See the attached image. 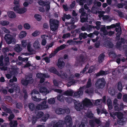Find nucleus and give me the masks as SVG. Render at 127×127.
<instances>
[{
  "instance_id": "f257e3e1",
  "label": "nucleus",
  "mask_w": 127,
  "mask_h": 127,
  "mask_svg": "<svg viewBox=\"0 0 127 127\" xmlns=\"http://www.w3.org/2000/svg\"><path fill=\"white\" fill-rule=\"evenodd\" d=\"M49 21L51 30L53 31H55L58 28L59 21L52 19H50Z\"/></svg>"
},
{
  "instance_id": "f03ea898",
  "label": "nucleus",
  "mask_w": 127,
  "mask_h": 127,
  "mask_svg": "<svg viewBox=\"0 0 127 127\" xmlns=\"http://www.w3.org/2000/svg\"><path fill=\"white\" fill-rule=\"evenodd\" d=\"M106 83L105 79L103 78L98 79L95 83V85L97 89H102L104 87Z\"/></svg>"
},
{
  "instance_id": "7ed1b4c3",
  "label": "nucleus",
  "mask_w": 127,
  "mask_h": 127,
  "mask_svg": "<svg viewBox=\"0 0 127 127\" xmlns=\"http://www.w3.org/2000/svg\"><path fill=\"white\" fill-rule=\"evenodd\" d=\"M4 39L6 43L10 44L12 43H15L16 41V39L13 38V36L9 34H7L5 35Z\"/></svg>"
},
{
  "instance_id": "20e7f679",
  "label": "nucleus",
  "mask_w": 127,
  "mask_h": 127,
  "mask_svg": "<svg viewBox=\"0 0 127 127\" xmlns=\"http://www.w3.org/2000/svg\"><path fill=\"white\" fill-rule=\"evenodd\" d=\"M64 123H65L67 127H71L72 125V120L71 117L67 115L64 118Z\"/></svg>"
},
{
  "instance_id": "39448f33",
  "label": "nucleus",
  "mask_w": 127,
  "mask_h": 127,
  "mask_svg": "<svg viewBox=\"0 0 127 127\" xmlns=\"http://www.w3.org/2000/svg\"><path fill=\"white\" fill-rule=\"evenodd\" d=\"M34 94H37L39 93V92L38 91L35 89L33 90L32 92L31 93V95H32V99L35 101H40L41 100H43L46 99L47 97H46L45 98L41 99L40 98H37L35 96H33V93Z\"/></svg>"
},
{
  "instance_id": "423d86ee",
  "label": "nucleus",
  "mask_w": 127,
  "mask_h": 127,
  "mask_svg": "<svg viewBox=\"0 0 127 127\" xmlns=\"http://www.w3.org/2000/svg\"><path fill=\"white\" fill-rule=\"evenodd\" d=\"M52 127H62L64 125V122L63 120H60L57 122H52Z\"/></svg>"
},
{
  "instance_id": "0eeeda50",
  "label": "nucleus",
  "mask_w": 127,
  "mask_h": 127,
  "mask_svg": "<svg viewBox=\"0 0 127 127\" xmlns=\"http://www.w3.org/2000/svg\"><path fill=\"white\" fill-rule=\"evenodd\" d=\"M100 30L103 32V34L105 35H109L111 36L114 34V32L112 31H110L108 32L106 30V28L105 26L101 28Z\"/></svg>"
},
{
  "instance_id": "6e6552de",
  "label": "nucleus",
  "mask_w": 127,
  "mask_h": 127,
  "mask_svg": "<svg viewBox=\"0 0 127 127\" xmlns=\"http://www.w3.org/2000/svg\"><path fill=\"white\" fill-rule=\"evenodd\" d=\"M83 89H81L80 87L78 91L74 93L73 97L76 98L80 97L83 94Z\"/></svg>"
},
{
  "instance_id": "1a4fd4ad",
  "label": "nucleus",
  "mask_w": 127,
  "mask_h": 127,
  "mask_svg": "<svg viewBox=\"0 0 127 127\" xmlns=\"http://www.w3.org/2000/svg\"><path fill=\"white\" fill-rule=\"evenodd\" d=\"M65 64L62 58H59L58 60L57 65L60 68L62 69L64 67Z\"/></svg>"
},
{
  "instance_id": "9d476101",
  "label": "nucleus",
  "mask_w": 127,
  "mask_h": 127,
  "mask_svg": "<svg viewBox=\"0 0 127 127\" xmlns=\"http://www.w3.org/2000/svg\"><path fill=\"white\" fill-rule=\"evenodd\" d=\"M84 107V105L81 103L76 102L75 103V108L77 111H80Z\"/></svg>"
},
{
  "instance_id": "9b49d317",
  "label": "nucleus",
  "mask_w": 127,
  "mask_h": 127,
  "mask_svg": "<svg viewBox=\"0 0 127 127\" xmlns=\"http://www.w3.org/2000/svg\"><path fill=\"white\" fill-rule=\"evenodd\" d=\"M83 104L84 106H89L92 105L93 103L90 100L87 98H85L83 101Z\"/></svg>"
},
{
  "instance_id": "f8f14e48",
  "label": "nucleus",
  "mask_w": 127,
  "mask_h": 127,
  "mask_svg": "<svg viewBox=\"0 0 127 127\" xmlns=\"http://www.w3.org/2000/svg\"><path fill=\"white\" fill-rule=\"evenodd\" d=\"M40 93L46 95L49 93V91L48 89L46 87H41L39 89Z\"/></svg>"
},
{
  "instance_id": "ddd939ff",
  "label": "nucleus",
  "mask_w": 127,
  "mask_h": 127,
  "mask_svg": "<svg viewBox=\"0 0 127 127\" xmlns=\"http://www.w3.org/2000/svg\"><path fill=\"white\" fill-rule=\"evenodd\" d=\"M109 73V71L108 70L104 71L103 70H101L96 74V76L98 77L100 76L105 75Z\"/></svg>"
},
{
  "instance_id": "4468645a",
  "label": "nucleus",
  "mask_w": 127,
  "mask_h": 127,
  "mask_svg": "<svg viewBox=\"0 0 127 127\" xmlns=\"http://www.w3.org/2000/svg\"><path fill=\"white\" fill-rule=\"evenodd\" d=\"M57 75L63 79L66 78L67 77V74L65 72L62 71H61L60 72H58Z\"/></svg>"
},
{
  "instance_id": "2eb2a0df",
  "label": "nucleus",
  "mask_w": 127,
  "mask_h": 127,
  "mask_svg": "<svg viewBox=\"0 0 127 127\" xmlns=\"http://www.w3.org/2000/svg\"><path fill=\"white\" fill-rule=\"evenodd\" d=\"M33 46L35 49H37L38 50L41 49L40 47V43L39 41L37 40L35 41L33 43Z\"/></svg>"
},
{
  "instance_id": "dca6fc26",
  "label": "nucleus",
  "mask_w": 127,
  "mask_h": 127,
  "mask_svg": "<svg viewBox=\"0 0 127 127\" xmlns=\"http://www.w3.org/2000/svg\"><path fill=\"white\" fill-rule=\"evenodd\" d=\"M92 26L90 25L88 26L87 27L83 26L81 28V30L82 31H86L87 32H90L92 30Z\"/></svg>"
},
{
  "instance_id": "f3484780",
  "label": "nucleus",
  "mask_w": 127,
  "mask_h": 127,
  "mask_svg": "<svg viewBox=\"0 0 127 127\" xmlns=\"http://www.w3.org/2000/svg\"><path fill=\"white\" fill-rule=\"evenodd\" d=\"M92 85L91 80L90 78H89L87 82L86 87L84 86L81 87V89H83V90L85 89L88 88L90 87Z\"/></svg>"
},
{
  "instance_id": "a211bd4d",
  "label": "nucleus",
  "mask_w": 127,
  "mask_h": 127,
  "mask_svg": "<svg viewBox=\"0 0 127 127\" xmlns=\"http://www.w3.org/2000/svg\"><path fill=\"white\" fill-rule=\"evenodd\" d=\"M55 112L58 114H63L65 112V110L62 108H58L55 110Z\"/></svg>"
},
{
  "instance_id": "6ab92c4d",
  "label": "nucleus",
  "mask_w": 127,
  "mask_h": 127,
  "mask_svg": "<svg viewBox=\"0 0 127 127\" xmlns=\"http://www.w3.org/2000/svg\"><path fill=\"white\" fill-rule=\"evenodd\" d=\"M114 116H117V118L119 119H123V114L120 112H115L114 114Z\"/></svg>"
},
{
  "instance_id": "aec40b11",
  "label": "nucleus",
  "mask_w": 127,
  "mask_h": 127,
  "mask_svg": "<svg viewBox=\"0 0 127 127\" xmlns=\"http://www.w3.org/2000/svg\"><path fill=\"white\" fill-rule=\"evenodd\" d=\"M73 92L71 90H67L63 93V95L67 96H72L73 94Z\"/></svg>"
},
{
  "instance_id": "412c9836",
  "label": "nucleus",
  "mask_w": 127,
  "mask_h": 127,
  "mask_svg": "<svg viewBox=\"0 0 127 127\" xmlns=\"http://www.w3.org/2000/svg\"><path fill=\"white\" fill-rule=\"evenodd\" d=\"M36 77L38 78H41L43 77L48 78L49 77V76L47 74L40 73L37 74H36Z\"/></svg>"
},
{
  "instance_id": "4be33fe9",
  "label": "nucleus",
  "mask_w": 127,
  "mask_h": 127,
  "mask_svg": "<svg viewBox=\"0 0 127 127\" xmlns=\"http://www.w3.org/2000/svg\"><path fill=\"white\" fill-rule=\"evenodd\" d=\"M35 113L36 114V117L37 118L39 119L42 117L44 115V113L41 111H36Z\"/></svg>"
},
{
  "instance_id": "5701e85b",
  "label": "nucleus",
  "mask_w": 127,
  "mask_h": 127,
  "mask_svg": "<svg viewBox=\"0 0 127 127\" xmlns=\"http://www.w3.org/2000/svg\"><path fill=\"white\" fill-rule=\"evenodd\" d=\"M84 90H85V92L89 94L93 93L94 92V88H91L89 89L87 88L85 89Z\"/></svg>"
},
{
  "instance_id": "b1692460",
  "label": "nucleus",
  "mask_w": 127,
  "mask_h": 127,
  "mask_svg": "<svg viewBox=\"0 0 127 127\" xmlns=\"http://www.w3.org/2000/svg\"><path fill=\"white\" fill-rule=\"evenodd\" d=\"M7 15L10 18H14L16 17L15 14L12 11H10L7 12Z\"/></svg>"
},
{
  "instance_id": "393cba45",
  "label": "nucleus",
  "mask_w": 127,
  "mask_h": 127,
  "mask_svg": "<svg viewBox=\"0 0 127 127\" xmlns=\"http://www.w3.org/2000/svg\"><path fill=\"white\" fill-rule=\"evenodd\" d=\"M29 78L28 77H26V79H22L21 81V83L24 85L26 86L28 85L29 83V81H28L29 80Z\"/></svg>"
},
{
  "instance_id": "a878e982",
  "label": "nucleus",
  "mask_w": 127,
  "mask_h": 127,
  "mask_svg": "<svg viewBox=\"0 0 127 127\" xmlns=\"http://www.w3.org/2000/svg\"><path fill=\"white\" fill-rule=\"evenodd\" d=\"M9 124L10 127H16L17 125L18 124L16 121L13 120L9 123Z\"/></svg>"
},
{
  "instance_id": "bb28decb",
  "label": "nucleus",
  "mask_w": 127,
  "mask_h": 127,
  "mask_svg": "<svg viewBox=\"0 0 127 127\" xmlns=\"http://www.w3.org/2000/svg\"><path fill=\"white\" fill-rule=\"evenodd\" d=\"M46 101H44L41 103L42 107V110L49 108L48 106L46 104Z\"/></svg>"
},
{
  "instance_id": "cd10ccee",
  "label": "nucleus",
  "mask_w": 127,
  "mask_h": 127,
  "mask_svg": "<svg viewBox=\"0 0 127 127\" xmlns=\"http://www.w3.org/2000/svg\"><path fill=\"white\" fill-rule=\"evenodd\" d=\"M14 50L16 52H19L22 51V48L20 47V45L17 44L15 46Z\"/></svg>"
},
{
  "instance_id": "c85d7f7f",
  "label": "nucleus",
  "mask_w": 127,
  "mask_h": 127,
  "mask_svg": "<svg viewBox=\"0 0 127 127\" xmlns=\"http://www.w3.org/2000/svg\"><path fill=\"white\" fill-rule=\"evenodd\" d=\"M4 64L5 65L7 66L9 64V59L8 56H5L4 60Z\"/></svg>"
},
{
  "instance_id": "c756f323",
  "label": "nucleus",
  "mask_w": 127,
  "mask_h": 127,
  "mask_svg": "<svg viewBox=\"0 0 127 127\" xmlns=\"http://www.w3.org/2000/svg\"><path fill=\"white\" fill-rule=\"evenodd\" d=\"M0 24L2 26H7L9 24V22L6 20H2L0 21Z\"/></svg>"
},
{
  "instance_id": "7c9ffc66",
  "label": "nucleus",
  "mask_w": 127,
  "mask_h": 127,
  "mask_svg": "<svg viewBox=\"0 0 127 127\" xmlns=\"http://www.w3.org/2000/svg\"><path fill=\"white\" fill-rule=\"evenodd\" d=\"M108 92L112 95H115V90L112 87H110L109 88Z\"/></svg>"
},
{
  "instance_id": "2f4dec72",
  "label": "nucleus",
  "mask_w": 127,
  "mask_h": 127,
  "mask_svg": "<svg viewBox=\"0 0 127 127\" xmlns=\"http://www.w3.org/2000/svg\"><path fill=\"white\" fill-rule=\"evenodd\" d=\"M107 102L109 109H112V102L111 100L110 99H108L107 100Z\"/></svg>"
},
{
  "instance_id": "473e14b6",
  "label": "nucleus",
  "mask_w": 127,
  "mask_h": 127,
  "mask_svg": "<svg viewBox=\"0 0 127 127\" xmlns=\"http://www.w3.org/2000/svg\"><path fill=\"white\" fill-rule=\"evenodd\" d=\"M38 3L39 5L42 6H45L47 4H50V2L49 1H46L45 2L43 1H38Z\"/></svg>"
},
{
  "instance_id": "72a5a7b5",
  "label": "nucleus",
  "mask_w": 127,
  "mask_h": 127,
  "mask_svg": "<svg viewBox=\"0 0 127 127\" xmlns=\"http://www.w3.org/2000/svg\"><path fill=\"white\" fill-rule=\"evenodd\" d=\"M27 33L26 32L23 31L21 32L19 34V37L20 38H22L26 36Z\"/></svg>"
},
{
  "instance_id": "f704fd0d",
  "label": "nucleus",
  "mask_w": 127,
  "mask_h": 127,
  "mask_svg": "<svg viewBox=\"0 0 127 127\" xmlns=\"http://www.w3.org/2000/svg\"><path fill=\"white\" fill-rule=\"evenodd\" d=\"M117 86L118 90L120 92H121L123 89V86L121 82H119L118 83Z\"/></svg>"
},
{
  "instance_id": "c9c22d12",
  "label": "nucleus",
  "mask_w": 127,
  "mask_h": 127,
  "mask_svg": "<svg viewBox=\"0 0 127 127\" xmlns=\"http://www.w3.org/2000/svg\"><path fill=\"white\" fill-rule=\"evenodd\" d=\"M26 78V77H28L29 80L28 81H29V83H32L33 82V80L32 79V75L31 74L30 75H26L25 76Z\"/></svg>"
},
{
  "instance_id": "e433bc0d",
  "label": "nucleus",
  "mask_w": 127,
  "mask_h": 127,
  "mask_svg": "<svg viewBox=\"0 0 127 127\" xmlns=\"http://www.w3.org/2000/svg\"><path fill=\"white\" fill-rule=\"evenodd\" d=\"M104 57V55L103 54H100L98 57V60L99 63H102Z\"/></svg>"
},
{
  "instance_id": "4c0bfd02",
  "label": "nucleus",
  "mask_w": 127,
  "mask_h": 127,
  "mask_svg": "<svg viewBox=\"0 0 127 127\" xmlns=\"http://www.w3.org/2000/svg\"><path fill=\"white\" fill-rule=\"evenodd\" d=\"M26 11V9L25 7L19 8V10L18 11V13L20 14H23Z\"/></svg>"
},
{
  "instance_id": "58836bf2",
  "label": "nucleus",
  "mask_w": 127,
  "mask_h": 127,
  "mask_svg": "<svg viewBox=\"0 0 127 127\" xmlns=\"http://www.w3.org/2000/svg\"><path fill=\"white\" fill-rule=\"evenodd\" d=\"M66 46V45L63 44L59 47H58L55 50L58 52L59 51L64 49Z\"/></svg>"
},
{
  "instance_id": "ea45409f",
  "label": "nucleus",
  "mask_w": 127,
  "mask_h": 127,
  "mask_svg": "<svg viewBox=\"0 0 127 127\" xmlns=\"http://www.w3.org/2000/svg\"><path fill=\"white\" fill-rule=\"evenodd\" d=\"M49 71L57 75L58 72L56 70V69L54 67H52L49 69Z\"/></svg>"
},
{
  "instance_id": "a19ab883",
  "label": "nucleus",
  "mask_w": 127,
  "mask_h": 127,
  "mask_svg": "<svg viewBox=\"0 0 127 127\" xmlns=\"http://www.w3.org/2000/svg\"><path fill=\"white\" fill-rule=\"evenodd\" d=\"M27 48L28 51L31 53H33L34 50L31 47V45L30 44H28L27 46Z\"/></svg>"
},
{
  "instance_id": "79ce46f5",
  "label": "nucleus",
  "mask_w": 127,
  "mask_h": 127,
  "mask_svg": "<svg viewBox=\"0 0 127 127\" xmlns=\"http://www.w3.org/2000/svg\"><path fill=\"white\" fill-rule=\"evenodd\" d=\"M28 106L30 109L32 111H33L34 109V105L33 103H29Z\"/></svg>"
},
{
  "instance_id": "37998d69",
  "label": "nucleus",
  "mask_w": 127,
  "mask_h": 127,
  "mask_svg": "<svg viewBox=\"0 0 127 127\" xmlns=\"http://www.w3.org/2000/svg\"><path fill=\"white\" fill-rule=\"evenodd\" d=\"M57 98L59 101L62 102L64 101V97L63 95L60 94L57 96Z\"/></svg>"
},
{
  "instance_id": "c03bdc74",
  "label": "nucleus",
  "mask_w": 127,
  "mask_h": 127,
  "mask_svg": "<svg viewBox=\"0 0 127 127\" xmlns=\"http://www.w3.org/2000/svg\"><path fill=\"white\" fill-rule=\"evenodd\" d=\"M125 67L124 66H118V70L117 71H118L119 73H122L123 72V71L125 69Z\"/></svg>"
},
{
  "instance_id": "a18cd8bd",
  "label": "nucleus",
  "mask_w": 127,
  "mask_h": 127,
  "mask_svg": "<svg viewBox=\"0 0 127 127\" xmlns=\"http://www.w3.org/2000/svg\"><path fill=\"white\" fill-rule=\"evenodd\" d=\"M80 36L82 37L83 39H85L88 36V34H87L86 33H81L79 34Z\"/></svg>"
},
{
  "instance_id": "49530a36",
  "label": "nucleus",
  "mask_w": 127,
  "mask_h": 127,
  "mask_svg": "<svg viewBox=\"0 0 127 127\" xmlns=\"http://www.w3.org/2000/svg\"><path fill=\"white\" fill-rule=\"evenodd\" d=\"M49 115L48 114H45L44 116L41 119V121H42L44 122H45L49 118Z\"/></svg>"
},
{
  "instance_id": "de8ad7c7",
  "label": "nucleus",
  "mask_w": 127,
  "mask_h": 127,
  "mask_svg": "<svg viewBox=\"0 0 127 127\" xmlns=\"http://www.w3.org/2000/svg\"><path fill=\"white\" fill-rule=\"evenodd\" d=\"M110 57L112 58H115L116 56V54L113 52H111L109 54Z\"/></svg>"
},
{
  "instance_id": "09e8293b",
  "label": "nucleus",
  "mask_w": 127,
  "mask_h": 127,
  "mask_svg": "<svg viewBox=\"0 0 127 127\" xmlns=\"http://www.w3.org/2000/svg\"><path fill=\"white\" fill-rule=\"evenodd\" d=\"M55 102L54 98H51L49 99L48 101V103L50 104H53Z\"/></svg>"
},
{
  "instance_id": "8fccbe9b",
  "label": "nucleus",
  "mask_w": 127,
  "mask_h": 127,
  "mask_svg": "<svg viewBox=\"0 0 127 127\" xmlns=\"http://www.w3.org/2000/svg\"><path fill=\"white\" fill-rule=\"evenodd\" d=\"M34 16L35 19L38 21H40L41 19V16L38 14H35Z\"/></svg>"
},
{
  "instance_id": "3c124183",
  "label": "nucleus",
  "mask_w": 127,
  "mask_h": 127,
  "mask_svg": "<svg viewBox=\"0 0 127 127\" xmlns=\"http://www.w3.org/2000/svg\"><path fill=\"white\" fill-rule=\"evenodd\" d=\"M2 30L5 33H10V31L4 27H3L2 28Z\"/></svg>"
},
{
  "instance_id": "603ef678",
  "label": "nucleus",
  "mask_w": 127,
  "mask_h": 127,
  "mask_svg": "<svg viewBox=\"0 0 127 127\" xmlns=\"http://www.w3.org/2000/svg\"><path fill=\"white\" fill-rule=\"evenodd\" d=\"M3 55H1L0 57V66H2L4 65L3 62Z\"/></svg>"
},
{
  "instance_id": "864d4df0",
  "label": "nucleus",
  "mask_w": 127,
  "mask_h": 127,
  "mask_svg": "<svg viewBox=\"0 0 127 127\" xmlns=\"http://www.w3.org/2000/svg\"><path fill=\"white\" fill-rule=\"evenodd\" d=\"M21 44L23 47H26L27 44L26 40H22L21 41Z\"/></svg>"
},
{
  "instance_id": "5fc2aeb1",
  "label": "nucleus",
  "mask_w": 127,
  "mask_h": 127,
  "mask_svg": "<svg viewBox=\"0 0 127 127\" xmlns=\"http://www.w3.org/2000/svg\"><path fill=\"white\" fill-rule=\"evenodd\" d=\"M106 44L107 46L109 48H112L113 46V43L109 41H108L107 42Z\"/></svg>"
},
{
  "instance_id": "6e6d98bb",
  "label": "nucleus",
  "mask_w": 127,
  "mask_h": 127,
  "mask_svg": "<svg viewBox=\"0 0 127 127\" xmlns=\"http://www.w3.org/2000/svg\"><path fill=\"white\" fill-rule=\"evenodd\" d=\"M97 8H95V5L94 6L92 7L91 10V12L93 13H95L97 14V11L95 10V9H96Z\"/></svg>"
},
{
  "instance_id": "4d7b16f0",
  "label": "nucleus",
  "mask_w": 127,
  "mask_h": 127,
  "mask_svg": "<svg viewBox=\"0 0 127 127\" xmlns=\"http://www.w3.org/2000/svg\"><path fill=\"white\" fill-rule=\"evenodd\" d=\"M88 20V18L87 17L86 18L82 17L81 18V22L82 23L85 22L87 21Z\"/></svg>"
},
{
  "instance_id": "13d9d810",
  "label": "nucleus",
  "mask_w": 127,
  "mask_h": 127,
  "mask_svg": "<svg viewBox=\"0 0 127 127\" xmlns=\"http://www.w3.org/2000/svg\"><path fill=\"white\" fill-rule=\"evenodd\" d=\"M41 43L42 45L45 46L47 43V41L46 39H42L41 40Z\"/></svg>"
},
{
  "instance_id": "bf43d9fd",
  "label": "nucleus",
  "mask_w": 127,
  "mask_h": 127,
  "mask_svg": "<svg viewBox=\"0 0 127 127\" xmlns=\"http://www.w3.org/2000/svg\"><path fill=\"white\" fill-rule=\"evenodd\" d=\"M16 107L20 109L22 107V105L20 102L16 103Z\"/></svg>"
},
{
  "instance_id": "052dcab7",
  "label": "nucleus",
  "mask_w": 127,
  "mask_h": 127,
  "mask_svg": "<svg viewBox=\"0 0 127 127\" xmlns=\"http://www.w3.org/2000/svg\"><path fill=\"white\" fill-rule=\"evenodd\" d=\"M94 120H91L89 121V125L91 127H93L95 125V123L94 122Z\"/></svg>"
},
{
  "instance_id": "680f3d73",
  "label": "nucleus",
  "mask_w": 127,
  "mask_h": 127,
  "mask_svg": "<svg viewBox=\"0 0 127 127\" xmlns=\"http://www.w3.org/2000/svg\"><path fill=\"white\" fill-rule=\"evenodd\" d=\"M85 60V58L83 55H81L79 57V60L80 62H83Z\"/></svg>"
},
{
  "instance_id": "e2e57ef3",
  "label": "nucleus",
  "mask_w": 127,
  "mask_h": 127,
  "mask_svg": "<svg viewBox=\"0 0 127 127\" xmlns=\"http://www.w3.org/2000/svg\"><path fill=\"white\" fill-rule=\"evenodd\" d=\"M101 23V22L100 21H97L96 23V27L97 28V30H98L99 29L100 27V24Z\"/></svg>"
},
{
  "instance_id": "0e129e2a",
  "label": "nucleus",
  "mask_w": 127,
  "mask_h": 127,
  "mask_svg": "<svg viewBox=\"0 0 127 127\" xmlns=\"http://www.w3.org/2000/svg\"><path fill=\"white\" fill-rule=\"evenodd\" d=\"M65 99L66 101L68 103H70L72 101V99L70 97H66Z\"/></svg>"
},
{
  "instance_id": "69168bd1",
  "label": "nucleus",
  "mask_w": 127,
  "mask_h": 127,
  "mask_svg": "<svg viewBox=\"0 0 127 127\" xmlns=\"http://www.w3.org/2000/svg\"><path fill=\"white\" fill-rule=\"evenodd\" d=\"M14 117V115L13 114H10L8 118L9 121H10V122H11V121H12V120L13 119Z\"/></svg>"
},
{
  "instance_id": "338daca9",
  "label": "nucleus",
  "mask_w": 127,
  "mask_h": 127,
  "mask_svg": "<svg viewBox=\"0 0 127 127\" xmlns=\"http://www.w3.org/2000/svg\"><path fill=\"white\" fill-rule=\"evenodd\" d=\"M57 53V51L56 50H55L53 53H52L49 55V58H51L52 57H53L54 56L56 55Z\"/></svg>"
},
{
  "instance_id": "774afa93",
  "label": "nucleus",
  "mask_w": 127,
  "mask_h": 127,
  "mask_svg": "<svg viewBox=\"0 0 127 127\" xmlns=\"http://www.w3.org/2000/svg\"><path fill=\"white\" fill-rule=\"evenodd\" d=\"M85 0H76V1L77 2L79 3L80 5H83L84 3L83 2Z\"/></svg>"
}]
</instances>
